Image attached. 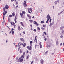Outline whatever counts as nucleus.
<instances>
[{"label":"nucleus","mask_w":64,"mask_h":64,"mask_svg":"<svg viewBox=\"0 0 64 64\" xmlns=\"http://www.w3.org/2000/svg\"><path fill=\"white\" fill-rule=\"evenodd\" d=\"M47 19L48 20L46 21V23H48V21H49V19H50L49 18H48Z\"/></svg>","instance_id":"6ab92c4d"},{"label":"nucleus","mask_w":64,"mask_h":64,"mask_svg":"<svg viewBox=\"0 0 64 64\" xmlns=\"http://www.w3.org/2000/svg\"><path fill=\"white\" fill-rule=\"evenodd\" d=\"M20 17H23V14L22 13H20Z\"/></svg>","instance_id":"2eb2a0df"},{"label":"nucleus","mask_w":64,"mask_h":64,"mask_svg":"<svg viewBox=\"0 0 64 64\" xmlns=\"http://www.w3.org/2000/svg\"><path fill=\"white\" fill-rule=\"evenodd\" d=\"M20 40L21 41H23V38H20Z\"/></svg>","instance_id":"5701e85b"},{"label":"nucleus","mask_w":64,"mask_h":64,"mask_svg":"<svg viewBox=\"0 0 64 64\" xmlns=\"http://www.w3.org/2000/svg\"><path fill=\"white\" fill-rule=\"evenodd\" d=\"M10 23H11L12 25H13L14 28H15V27L16 26V25H15V23H14V22H10Z\"/></svg>","instance_id":"20e7f679"},{"label":"nucleus","mask_w":64,"mask_h":64,"mask_svg":"<svg viewBox=\"0 0 64 64\" xmlns=\"http://www.w3.org/2000/svg\"><path fill=\"white\" fill-rule=\"evenodd\" d=\"M12 16H14V15H15V13H14V12H13L12 13Z\"/></svg>","instance_id":"4be33fe9"},{"label":"nucleus","mask_w":64,"mask_h":64,"mask_svg":"<svg viewBox=\"0 0 64 64\" xmlns=\"http://www.w3.org/2000/svg\"><path fill=\"white\" fill-rule=\"evenodd\" d=\"M54 3L56 5V4H57L56 2H54Z\"/></svg>","instance_id":"79ce46f5"},{"label":"nucleus","mask_w":64,"mask_h":64,"mask_svg":"<svg viewBox=\"0 0 64 64\" xmlns=\"http://www.w3.org/2000/svg\"><path fill=\"white\" fill-rule=\"evenodd\" d=\"M11 32H12V35H13V34H14V32L11 31L10 32H9V33H10H10H11Z\"/></svg>","instance_id":"ddd939ff"},{"label":"nucleus","mask_w":64,"mask_h":64,"mask_svg":"<svg viewBox=\"0 0 64 64\" xmlns=\"http://www.w3.org/2000/svg\"><path fill=\"white\" fill-rule=\"evenodd\" d=\"M3 10H4V12H5V8H4Z\"/></svg>","instance_id":"2f4dec72"},{"label":"nucleus","mask_w":64,"mask_h":64,"mask_svg":"<svg viewBox=\"0 0 64 64\" xmlns=\"http://www.w3.org/2000/svg\"><path fill=\"white\" fill-rule=\"evenodd\" d=\"M56 2H57L59 3V0H57Z\"/></svg>","instance_id":"680f3d73"},{"label":"nucleus","mask_w":64,"mask_h":64,"mask_svg":"<svg viewBox=\"0 0 64 64\" xmlns=\"http://www.w3.org/2000/svg\"><path fill=\"white\" fill-rule=\"evenodd\" d=\"M23 60V59L21 58H20L18 60V62H22Z\"/></svg>","instance_id":"f03ea898"},{"label":"nucleus","mask_w":64,"mask_h":64,"mask_svg":"<svg viewBox=\"0 0 64 64\" xmlns=\"http://www.w3.org/2000/svg\"><path fill=\"white\" fill-rule=\"evenodd\" d=\"M25 52H24L22 55L21 58H24L25 57Z\"/></svg>","instance_id":"39448f33"},{"label":"nucleus","mask_w":64,"mask_h":64,"mask_svg":"<svg viewBox=\"0 0 64 64\" xmlns=\"http://www.w3.org/2000/svg\"><path fill=\"white\" fill-rule=\"evenodd\" d=\"M16 20H17V18H16V16H15V18H14V21L16 23H17V21H16Z\"/></svg>","instance_id":"9b49d317"},{"label":"nucleus","mask_w":64,"mask_h":64,"mask_svg":"<svg viewBox=\"0 0 64 64\" xmlns=\"http://www.w3.org/2000/svg\"><path fill=\"white\" fill-rule=\"evenodd\" d=\"M37 36H36L35 37L34 39H36V38H37Z\"/></svg>","instance_id":"e2e57ef3"},{"label":"nucleus","mask_w":64,"mask_h":64,"mask_svg":"<svg viewBox=\"0 0 64 64\" xmlns=\"http://www.w3.org/2000/svg\"><path fill=\"white\" fill-rule=\"evenodd\" d=\"M22 13L24 14V15H25L26 14V12H25V11H22Z\"/></svg>","instance_id":"a211bd4d"},{"label":"nucleus","mask_w":64,"mask_h":64,"mask_svg":"<svg viewBox=\"0 0 64 64\" xmlns=\"http://www.w3.org/2000/svg\"><path fill=\"white\" fill-rule=\"evenodd\" d=\"M40 23H44V21L43 22V21H42Z\"/></svg>","instance_id":"c756f323"},{"label":"nucleus","mask_w":64,"mask_h":64,"mask_svg":"<svg viewBox=\"0 0 64 64\" xmlns=\"http://www.w3.org/2000/svg\"><path fill=\"white\" fill-rule=\"evenodd\" d=\"M32 50V47H30L28 49V50Z\"/></svg>","instance_id":"412c9836"},{"label":"nucleus","mask_w":64,"mask_h":64,"mask_svg":"<svg viewBox=\"0 0 64 64\" xmlns=\"http://www.w3.org/2000/svg\"><path fill=\"white\" fill-rule=\"evenodd\" d=\"M34 22V24H35L37 22L36 21Z\"/></svg>","instance_id":"c9c22d12"},{"label":"nucleus","mask_w":64,"mask_h":64,"mask_svg":"<svg viewBox=\"0 0 64 64\" xmlns=\"http://www.w3.org/2000/svg\"><path fill=\"white\" fill-rule=\"evenodd\" d=\"M28 12L29 13L31 14V12H32V9L31 8H28ZM30 11L31 12H30Z\"/></svg>","instance_id":"f257e3e1"},{"label":"nucleus","mask_w":64,"mask_h":64,"mask_svg":"<svg viewBox=\"0 0 64 64\" xmlns=\"http://www.w3.org/2000/svg\"><path fill=\"white\" fill-rule=\"evenodd\" d=\"M56 51V49H55L54 50V52H55V51Z\"/></svg>","instance_id":"6e6d98bb"},{"label":"nucleus","mask_w":64,"mask_h":64,"mask_svg":"<svg viewBox=\"0 0 64 64\" xmlns=\"http://www.w3.org/2000/svg\"><path fill=\"white\" fill-rule=\"evenodd\" d=\"M40 63L41 64H43L44 63V60L43 59L40 60Z\"/></svg>","instance_id":"423d86ee"},{"label":"nucleus","mask_w":64,"mask_h":64,"mask_svg":"<svg viewBox=\"0 0 64 64\" xmlns=\"http://www.w3.org/2000/svg\"><path fill=\"white\" fill-rule=\"evenodd\" d=\"M27 16L28 17H29V19H31V16H30V15L29 14H27Z\"/></svg>","instance_id":"6e6552de"},{"label":"nucleus","mask_w":64,"mask_h":64,"mask_svg":"<svg viewBox=\"0 0 64 64\" xmlns=\"http://www.w3.org/2000/svg\"><path fill=\"white\" fill-rule=\"evenodd\" d=\"M60 38H62V37H63V36H62V35H61L60 36Z\"/></svg>","instance_id":"338daca9"},{"label":"nucleus","mask_w":64,"mask_h":64,"mask_svg":"<svg viewBox=\"0 0 64 64\" xmlns=\"http://www.w3.org/2000/svg\"><path fill=\"white\" fill-rule=\"evenodd\" d=\"M47 40V38H44V40L46 41Z\"/></svg>","instance_id":"e433bc0d"},{"label":"nucleus","mask_w":64,"mask_h":64,"mask_svg":"<svg viewBox=\"0 0 64 64\" xmlns=\"http://www.w3.org/2000/svg\"><path fill=\"white\" fill-rule=\"evenodd\" d=\"M64 11V10H63L62 11L60 12V13H58V15H60V14H61L62 13H63V12Z\"/></svg>","instance_id":"dca6fc26"},{"label":"nucleus","mask_w":64,"mask_h":64,"mask_svg":"<svg viewBox=\"0 0 64 64\" xmlns=\"http://www.w3.org/2000/svg\"><path fill=\"white\" fill-rule=\"evenodd\" d=\"M37 29L38 30H40V28L39 27H38L37 28Z\"/></svg>","instance_id":"bb28decb"},{"label":"nucleus","mask_w":64,"mask_h":64,"mask_svg":"<svg viewBox=\"0 0 64 64\" xmlns=\"http://www.w3.org/2000/svg\"><path fill=\"white\" fill-rule=\"evenodd\" d=\"M20 44V45H22V43L21 42H20L18 43V45H19Z\"/></svg>","instance_id":"a878e982"},{"label":"nucleus","mask_w":64,"mask_h":64,"mask_svg":"<svg viewBox=\"0 0 64 64\" xmlns=\"http://www.w3.org/2000/svg\"><path fill=\"white\" fill-rule=\"evenodd\" d=\"M41 29L42 30H44V28H41Z\"/></svg>","instance_id":"13d9d810"},{"label":"nucleus","mask_w":64,"mask_h":64,"mask_svg":"<svg viewBox=\"0 0 64 64\" xmlns=\"http://www.w3.org/2000/svg\"><path fill=\"white\" fill-rule=\"evenodd\" d=\"M9 17L10 18H11V17H12V15H9Z\"/></svg>","instance_id":"c85d7f7f"},{"label":"nucleus","mask_w":64,"mask_h":64,"mask_svg":"<svg viewBox=\"0 0 64 64\" xmlns=\"http://www.w3.org/2000/svg\"><path fill=\"white\" fill-rule=\"evenodd\" d=\"M32 43H33V42H32V41H30V44H32Z\"/></svg>","instance_id":"3c124183"},{"label":"nucleus","mask_w":64,"mask_h":64,"mask_svg":"<svg viewBox=\"0 0 64 64\" xmlns=\"http://www.w3.org/2000/svg\"><path fill=\"white\" fill-rule=\"evenodd\" d=\"M44 34L45 35H46V34H47V33H46V32H44Z\"/></svg>","instance_id":"ea45409f"},{"label":"nucleus","mask_w":64,"mask_h":64,"mask_svg":"<svg viewBox=\"0 0 64 64\" xmlns=\"http://www.w3.org/2000/svg\"><path fill=\"white\" fill-rule=\"evenodd\" d=\"M58 41H56V44L57 45H58Z\"/></svg>","instance_id":"864d4df0"},{"label":"nucleus","mask_w":64,"mask_h":64,"mask_svg":"<svg viewBox=\"0 0 64 64\" xmlns=\"http://www.w3.org/2000/svg\"><path fill=\"white\" fill-rule=\"evenodd\" d=\"M18 29L19 31H20V30H21V28L20 27V26H18Z\"/></svg>","instance_id":"f3484780"},{"label":"nucleus","mask_w":64,"mask_h":64,"mask_svg":"<svg viewBox=\"0 0 64 64\" xmlns=\"http://www.w3.org/2000/svg\"><path fill=\"white\" fill-rule=\"evenodd\" d=\"M33 31L34 32H36V29H34Z\"/></svg>","instance_id":"473e14b6"},{"label":"nucleus","mask_w":64,"mask_h":64,"mask_svg":"<svg viewBox=\"0 0 64 64\" xmlns=\"http://www.w3.org/2000/svg\"><path fill=\"white\" fill-rule=\"evenodd\" d=\"M36 39H34V43L36 42Z\"/></svg>","instance_id":"49530a36"},{"label":"nucleus","mask_w":64,"mask_h":64,"mask_svg":"<svg viewBox=\"0 0 64 64\" xmlns=\"http://www.w3.org/2000/svg\"><path fill=\"white\" fill-rule=\"evenodd\" d=\"M3 14L4 15V17L3 18V20H4V18L5 17V14H4V12H3Z\"/></svg>","instance_id":"aec40b11"},{"label":"nucleus","mask_w":64,"mask_h":64,"mask_svg":"<svg viewBox=\"0 0 64 64\" xmlns=\"http://www.w3.org/2000/svg\"><path fill=\"white\" fill-rule=\"evenodd\" d=\"M27 47L28 49H29L30 47H29V46H27Z\"/></svg>","instance_id":"bf43d9fd"},{"label":"nucleus","mask_w":64,"mask_h":64,"mask_svg":"<svg viewBox=\"0 0 64 64\" xmlns=\"http://www.w3.org/2000/svg\"><path fill=\"white\" fill-rule=\"evenodd\" d=\"M20 53H21L23 52V51L22 50H21V49L20 50Z\"/></svg>","instance_id":"cd10ccee"},{"label":"nucleus","mask_w":64,"mask_h":64,"mask_svg":"<svg viewBox=\"0 0 64 64\" xmlns=\"http://www.w3.org/2000/svg\"><path fill=\"white\" fill-rule=\"evenodd\" d=\"M64 30H62V33H64Z\"/></svg>","instance_id":"4c0bfd02"},{"label":"nucleus","mask_w":64,"mask_h":64,"mask_svg":"<svg viewBox=\"0 0 64 64\" xmlns=\"http://www.w3.org/2000/svg\"><path fill=\"white\" fill-rule=\"evenodd\" d=\"M46 18H49V19H50V16L49 15V14H48L47 15Z\"/></svg>","instance_id":"4468645a"},{"label":"nucleus","mask_w":64,"mask_h":64,"mask_svg":"<svg viewBox=\"0 0 64 64\" xmlns=\"http://www.w3.org/2000/svg\"><path fill=\"white\" fill-rule=\"evenodd\" d=\"M32 44H30V47H32Z\"/></svg>","instance_id":"f704fd0d"},{"label":"nucleus","mask_w":64,"mask_h":64,"mask_svg":"<svg viewBox=\"0 0 64 64\" xmlns=\"http://www.w3.org/2000/svg\"><path fill=\"white\" fill-rule=\"evenodd\" d=\"M33 62H34L33 61H32L31 62V63H30V64H33Z\"/></svg>","instance_id":"8fccbe9b"},{"label":"nucleus","mask_w":64,"mask_h":64,"mask_svg":"<svg viewBox=\"0 0 64 64\" xmlns=\"http://www.w3.org/2000/svg\"><path fill=\"white\" fill-rule=\"evenodd\" d=\"M6 9H8V6L6 4V5L5 6Z\"/></svg>","instance_id":"1a4fd4ad"},{"label":"nucleus","mask_w":64,"mask_h":64,"mask_svg":"<svg viewBox=\"0 0 64 64\" xmlns=\"http://www.w3.org/2000/svg\"><path fill=\"white\" fill-rule=\"evenodd\" d=\"M29 21L30 23H32L33 22V20H29Z\"/></svg>","instance_id":"7c9ffc66"},{"label":"nucleus","mask_w":64,"mask_h":64,"mask_svg":"<svg viewBox=\"0 0 64 64\" xmlns=\"http://www.w3.org/2000/svg\"><path fill=\"white\" fill-rule=\"evenodd\" d=\"M42 45H40V48H42Z\"/></svg>","instance_id":"a18cd8bd"},{"label":"nucleus","mask_w":64,"mask_h":64,"mask_svg":"<svg viewBox=\"0 0 64 64\" xmlns=\"http://www.w3.org/2000/svg\"><path fill=\"white\" fill-rule=\"evenodd\" d=\"M30 26L31 27V28H32V24L30 25Z\"/></svg>","instance_id":"0e129e2a"},{"label":"nucleus","mask_w":64,"mask_h":64,"mask_svg":"<svg viewBox=\"0 0 64 64\" xmlns=\"http://www.w3.org/2000/svg\"><path fill=\"white\" fill-rule=\"evenodd\" d=\"M39 45H42V44H41V42H40Z\"/></svg>","instance_id":"de8ad7c7"},{"label":"nucleus","mask_w":64,"mask_h":64,"mask_svg":"<svg viewBox=\"0 0 64 64\" xmlns=\"http://www.w3.org/2000/svg\"><path fill=\"white\" fill-rule=\"evenodd\" d=\"M16 5H18V2L16 1Z\"/></svg>","instance_id":"052dcab7"},{"label":"nucleus","mask_w":64,"mask_h":64,"mask_svg":"<svg viewBox=\"0 0 64 64\" xmlns=\"http://www.w3.org/2000/svg\"><path fill=\"white\" fill-rule=\"evenodd\" d=\"M26 45V43H24L23 45V46L24 47H25Z\"/></svg>","instance_id":"b1692460"},{"label":"nucleus","mask_w":64,"mask_h":64,"mask_svg":"<svg viewBox=\"0 0 64 64\" xmlns=\"http://www.w3.org/2000/svg\"><path fill=\"white\" fill-rule=\"evenodd\" d=\"M54 22H52V23H51L50 24V27H51V26H52V25H53V24H54Z\"/></svg>","instance_id":"0eeeda50"},{"label":"nucleus","mask_w":64,"mask_h":64,"mask_svg":"<svg viewBox=\"0 0 64 64\" xmlns=\"http://www.w3.org/2000/svg\"><path fill=\"white\" fill-rule=\"evenodd\" d=\"M29 58V55H28L26 58V59H28Z\"/></svg>","instance_id":"58836bf2"},{"label":"nucleus","mask_w":64,"mask_h":64,"mask_svg":"<svg viewBox=\"0 0 64 64\" xmlns=\"http://www.w3.org/2000/svg\"><path fill=\"white\" fill-rule=\"evenodd\" d=\"M23 5L24 7H27L28 5L27 4H26V0H24V3Z\"/></svg>","instance_id":"7ed1b4c3"},{"label":"nucleus","mask_w":64,"mask_h":64,"mask_svg":"<svg viewBox=\"0 0 64 64\" xmlns=\"http://www.w3.org/2000/svg\"><path fill=\"white\" fill-rule=\"evenodd\" d=\"M2 23L3 24H4V23H5V22L4 21H3Z\"/></svg>","instance_id":"a19ab883"},{"label":"nucleus","mask_w":64,"mask_h":64,"mask_svg":"<svg viewBox=\"0 0 64 64\" xmlns=\"http://www.w3.org/2000/svg\"><path fill=\"white\" fill-rule=\"evenodd\" d=\"M22 33H23V34H25V31H24Z\"/></svg>","instance_id":"09e8293b"},{"label":"nucleus","mask_w":64,"mask_h":64,"mask_svg":"<svg viewBox=\"0 0 64 64\" xmlns=\"http://www.w3.org/2000/svg\"><path fill=\"white\" fill-rule=\"evenodd\" d=\"M43 27H45V25L44 24L43 26Z\"/></svg>","instance_id":"603ef678"},{"label":"nucleus","mask_w":64,"mask_h":64,"mask_svg":"<svg viewBox=\"0 0 64 64\" xmlns=\"http://www.w3.org/2000/svg\"><path fill=\"white\" fill-rule=\"evenodd\" d=\"M16 7V8H18V6H17Z\"/></svg>","instance_id":"774afa93"},{"label":"nucleus","mask_w":64,"mask_h":64,"mask_svg":"<svg viewBox=\"0 0 64 64\" xmlns=\"http://www.w3.org/2000/svg\"><path fill=\"white\" fill-rule=\"evenodd\" d=\"M12 31H13V30H14V29L13 28H12Z\"/></svg>","instance_id":"69168bd1"},{"label":"nucleus","mask_w":64,"mask_h":64,"mask_svg":"<svg viewBox=\"0 0 64 64\" xmlns=\"http://www.w3.org/2000/svg\"><path fill=\"white\" fill-rule=\"evenodd\" d=\"M51 20H52V19H50V23L51 21Z\"/></svg>","instance_id":"5fc2aeb1"},{"label":"nucleus","mask_w":64,"mask_h":64,"mask_svg":"<svg viewBox=\"0 0 64 64\" xmlns=\"http://www.w3.org/2000/svg\"><path fill=\"white\" fill-rule=\"evenodd\" d=\"M47 53H48V51H47L46 52H45V54L46 55L47 54Z\"/></svg>","instance_id":"72a5a7b5"},{"label":"nucleus","mask_w":64,"mask_h":64,"mask_svg":"<svg viewBox=\"0 0 64 64\" xmlns=\"http://www.w3.org/2000/svg\"><path fill=\"white\" fill-rule=\"evenodd\" d=\"M37 44H36L35 45V49H36V46H37Z\"/></svg>","instance_id":"c03bdc74"},{"label":"nucleus","mask_w":64,"mask_h":64,"mask_svg":"<svg viewBox=\"0 0 64 64\" xmlns=\"http://www.w3.org/2000/svg\"><path fill=\"white\" fill-rule=\"evenodd\" d=\"M36 26H38V23L37 22H36Z\"/></svg>","instance_id":"37998d69"},{"label":"nucleus","mask_w":64,"mask_h":64,"mask_svg":"<svg viewBox=\"0 0 64 64\" xmlns=\"http://www.w3.org/2000/svg\"><path fill=\"white\" fill-rule=\"evenodd\" d=\"M28 52H29V51L28 50H27V51L26 52V54H27V53H28Z\"/></svg>","instance_id":"4d7b16f0"},{"label":"nucleus","mask_w":64,"mask_h":64,"mask_svg":"<svg viewBox=\"0 0 64 64\" xmlns=\"http://www.w3.org/2000/svg\"><path fill=\"white\" fill-rule=\"evenodd\" d=\"M64 29V26H61L60 28V30H62Z\"/></svg>","instance_id":"f8f14e48"},{"label":"nucleus","mask_w":64,"mask_h":64,"mask_svg":"<svg viewBox=\"0 0 64 64\" xmlns=\"http://www.w3.org/2000/svg\"><path fill=\"white\" fill-rule=\"evenodd\" d=\"M7 10H6L4 12V15H6V14H7Z\"/></svg>","instance_id":"393cba45"},{"label":"nucleus","mask_w":64,"mask_h":64,"mask_svg":"<svg viewBox=\"0 0 64 64\" xmlns=\"http://www.w3.org/2000/svg\"><path fill=\"white\" fill-rule=\"evenodd\" d=\"M20 24L21 25V26H23V27H24V25H23V23H22V22H20Z\"/></svg>","instance_id":"9d476101"}]
</instances>
